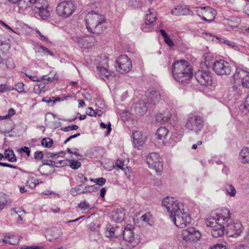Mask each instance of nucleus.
I'll use <instances>...</instances> for the list:
<instances>
[{"label":"nucleus","instance_id":"f257e3e1","mask_svg":"<svg viewBox=\"0 0 249 249\" xmlns=\"http://www.w3.org/2000/svg\"><path fill=\"white\" fill-rule=\"evenodd\" d=\"M162 205L169 213L170 217L175 225L179 228H184L191 220L189 214L184 212L181 203L175 201L173 197H166L162 201Z\"/></svg>","mask_w":249,"mask_h":249},{"label":"nucleus","instance_id":"f03ea898","mask_svg":"<svg viewBox=\"0 0 249 249\" xmlns=\"http://www.w3.org/2000/svg\"><path fill=\"white\" fill-rule=\"evenodd\" d=\"M230 221V211L224 208L220 212H213L211 217L207 219L206 224L211 228V233L214 238L222 237L226 230V223Z\"/></svg>","mask_w":249,"mask_h":249},{"label":"nucleus","instance_id":"7ed1b4c3","mask_svg":"<svg viewBox=\"0 0 249 249\" xmlns=\"http://www.w3.org/2000/svg\"><path fill=\"white\" fill-rule=\"evenodd\" d=\"M171 71L174 78L179 83H187L193 76L191 67L184 60L175 61L171 67Z\"/></svg>","mask_w":249,"mask_h":249},{"label":"nucleus","instance_id":"20e7f679","mask_svg":"<svg viewBox=\"0 0 249 249\" xmlns=\"http://www.w3.org/2000/svg\"><path fill=\"white\" fill-rule=\"evenodd\" d=\"M85 22L87 29L90 33L99 34L106 28L104 17L93 11L86 16Z\"/></svg>","mask_w":249,"mask_h":249},{"label":"nucleus","instance_id":"39448f33","mask_svg":"<svg viewBox=\"0 0 249 249\" xmlns=\"http://www.w3.org/2000/svg\"><path fill=\"white\" fill-rule=\"evenodd\" d=\"M134 228L131 224H128L124 228L123 233L124 239L129 243L132 248L136 247L141 242L140 236L135 234Z\"/></svg>","mask_w":249,"mask_h":249},{"label":"nucleus","instance_id":"423d86ee","mask_svg":"<svg viewBox=\"0 0 249 249\" xmlns=\"http://www.w3.org/2000/svg\"><path fill=\"white\" fill-rule=\"evenodd\" d=\"M204 124L203 119L195 115L189 117L186 121L185 127L189 131L198 134L202 130Z\"/></svg>","mask_w":249,"mask_h":249},{"label":"nucleus","instance_id":"0eeeda50","mask_svg":"<svg viewBox=\"0 0 249 249\" xmlns=\"http://www.w3.org/2000/svg\"><path fill=\"white\" fill-rule=\"evenodd\" d=\"M76 8L72 1H64L57 5L56 11L59 16L66 18L71 15Z\"/></svg>","mask_w":249,"mask_h":249},{"label":"nucleus","instance_id":"6e6552de","mask_svg":"<svg viewBox=\"0 0 249 249\" xmlns=\"http://www.w3.org/2000/svg\"><path fill=\"white\" fill-rule=\"evenodd\" d=\"M115 67L120 73H127L132 69L131 60L126 55H121L116 61Z\"/></svg>","mask_w":249,"mask_h":249},{"label":"nucleus","instance_id":"1a4fd4ad","mask_svg":"<svg viewBox=\"0 0 249 249\" xmlns=\"http://www.w3.org/2000/svg\"><path fill=\"white\" fill-rule=\"evenodd\" d=\"M197 15L203 20L209 23L213 21L216 14V11L209 6L197 8Z\"/></svg>","mask_w":249,"mask_h":249},{"label":"nucleus","instance_id":"9d476101","mask_svg":"<svg viewBox=\"0 0 249 249\" xmlns=\"http://www.w3.org/2000/svg\"><path fill=\"white\" fill-rule=\"evenodd\" d=\"M146 161L149 167L155 170L157 173H160L163 169V164L157 153L149 154L146 157Z\"/></svg>","mask_w":249,"mask_h":249},{"label":"nucleus","instance_id":"9b49d317","mask_svg":"<svg viewBox=\"0 0 249 249\" xmlns=\"http://www.w3.org/2000/svg\"><path fill=\"white\" fill-rule=\"evenodd\" d=\"M213 71L218 75H227L231 72L230 64L224 60L216 61L213 65Z\"/></svg>","mask_w":249,"mask_h":249},{"label":"nucleus","instance_id":"f8f14e48","mask_svg":"<svg viewBox=\"0 0 249 249\" xmlns=\"http://www.w3.org/2000/svg\"><path fill=\"white\" fill-rule=\"evenodd\" d=\"M35 6L33 10L38 13L42 18L45 19L50 16V11L48 9V4L46 0H35Z\"/></svg>","mask_w":249,"mask_h":249},{"label":"nucleus","instance_id":"ddd939ff","mask_svg":"<svg viewBox=\"0 0 249 249\" xmlns=\"http://www.w3.org/2000/svg\"><path fill=\"white\" fill-rule=\"evenodd\" d=\"M226 223V231L231 237H237L240 235L243 227L240 222L232 223L230 216V221Z\"/></svg>","mask_w":249,"mask_h":249},{"label":"nucleus","instance_id":"4468645a","mask_svg":"<svg viewBox=\"0 0 249 249\" xmlns=\"http://www.w3.org/2000/svg\"><path fill=\"white\" fill-rule=\"evenodd\" d=\"M195 78L201 85L205 86H211L213 83V77L209 71H198L195 73Z\"/></svg>","mask_w":249,"mask_h":249},{"label":"nucleus","instance_id":"2eb2a0df","mask_svg":"<svg viewBox=\"0 0 249 249\" xmlns=\"http://www.w3.org/2000/svg\"><path fill=\"white\" fill-rule=\"evenodd\" d=\"M182 237L183 240L186 242H196L199 240L201 234L194 227H191L183 231Z\"/></svg>","mask_w":249,"mask_h":249},{"label":"nucleus","instance_id":"dca6fc26","mask_svg":"<svg viewBox=\"0 0 249 249\" xmlns=\"http://www.w3.org/2000/svg\"><path fill=\"white\" fill-rule=\"evenodd\" d=\"M72 40L81 48H88L93 46L95 39L91 36H78L72 37Z\"/></svg>","mask_w":249,"mask_h":249},{"label":"nucleus","instance_id":"f3484780","mask_svg":"<svg viewBox=\"0 0 249 249\" xmlns=\"http://www.w3.org/2000/svg\"><path fill=\"white\" fill-rule=\"evenodd\" d=\"M106 63L104 66H97V69L99 72V75L105 81L112 79L114 76L113 72L108 69L107 60H105Z\"/></svg>","mask_w":249,"mask_h":249},{"label":"nucleus","instance_id":"a211bd4d","mask_svg":"<svg viewBox=\"0 0 249 249\" xmlns=\"http://www.w3.org/2000/svg\"><path fill=\"white\" fill-rule=\"evenodd\" d=\"M233 78L235 80L242 78V86L249 89V72L241 69L236 70Z\"/></svg>","mask_w":249,"mask_h":249},{"label":"nucleus","instance_id":"6ab92c4d","mask_svg":"<svg viewBox=\"0 0 249 249\" xmlns=\"http://www.w3.org/2000/svg\"><path fill=\"white\" fill-rule=\"evenodd\" d=\"M132 137L134 147L139 150L141 149L145 142L146 136L142 135L141 132L136 131L133 132Z\"/></svg>","mask_w":249,"mask_h":249},{"label":"nucleus","instance_id":"aec40b11","mask_svg":"<svg viewBox=\"0 0 249 249\" xmlns=\"http://www.w3.org/2000/svg\"><path fill=\"white\" fill-rule=\"evenodd\" d=\"M171 13L176 16L194 15L193 12L189 8L181 5H178L173 8Z\"/></svg>","mask_w":249,"mask_h":249},{"label":"nucleus","instance_id":"412c9836","mask_svg":"<svg viewBox=\"0 0 249 249\" xmlns=\"http://www.w3.org/2000/svg\"><path fill=\"white\" fill-rule=\"evenodd\" d=\"M147 103L144 100H141L136 102L134 106V110L136 114L142 116L145 114L147 110Z\"/></svg>","mask_w":249,"mask_h":249},{"label":"nucleus","instance_id":"4be33fe9","mask_svg":"<svg viewBox=\"0 0 249 249\" xmlns=\"http://www.w3.org/2000/svg\"><path fill=\"white\" fill-rule=\"evenodd\" d=\"M105 233L107 237L113 239L118 236L117 227L110 224H107L105 229Z\"/></svg>","mask_w":249,"mask_h":249},{"label":"nucleus","instance_id":"5701e85b","mask_svg":"<svg viewBox=\"0 0 249 249\" xmlns=\"http://www.w3.org/2000/svg\"><path fill=\"white\" fill-rule=\"evenodd\" d=\"M172 116V114L168 110H165L162 112H160L156 115V120L157 122L162 123L168 122Z\"/></svg>","mask_w":249,"mask_h":249},{"label":"nucleus","instance_id":"b1692460","mask_svg":"<svg viewBox=\"0 0 249 249\" xmlns=\"http://www.w3.org/2000/svg\"><path fill=\"white\" fill-rule=\"evenodd\" d=\"M157 19L156 12L154 9H149L145 15V26L151 24Z\"/></svg>","mask_w":249,"mask_h":249},{"label":"nucleus","instance_id":"393cba45","mask_svg":"<svg viewBox=\"0 0 249 249\" xmlns=\"http://www.w3.org/2000/svg\"><path fill=\"white\" fill-rule=\"evenodd\" d=\"M81 185H78L75 186L74 188H71L70 190V194L73 196H76L78 195V194H80L81 193H85L88 192L89 190V189H92V190H90L89 191L91 192V191H93L94 189H97L98 187L96 185H91V186H88L86 187L85 191H81L80 189Z\"/></svg>","mask_w":249,"mask_h":249},{"label":"nucleus","instance_id":"a878e982","mask_svg":"<svg viewBox=\"0 0 249 249\" xmlns=\"http://www.w3.org/2000/svg\"><path fill=\"white\" fill-rule=\"evenodd\" d=\"M148 99L149 104H156L158 103L160 99V94L159 91L152 90L148 93Z\"/></svg>","mask_w":249,"mask_h":249},{"label":"nucleus","instance_id":"bb28decb","mask_svg":"<svg viewBox=\"0 0 249 249\" xmlns=\"http://www.w3.org/2000/svg\"><path fill=\"white\" fill-rule=\"evenodd\" d=\"M124 213L121 209H117L112 211L111 218L115 222H121L124 219Z\"/></svg>","mask_w":249,"mask_h":249},{"label":"nucleus","instance_id":"cd10ccee","mask_svg":"<svg viewBox=\"0 0 249 249\" xmlns=\"http://www.w3.org/2000/svg\"><path fill=\"white\" fill-rule=\"evenodd\" d=\"M116 166L120 169L123 170L126 176L129 179L131 180L133 179V176L131 175L129 172V169L127 166H125L124 160H118L116 161Z\"/></svg>","mask_w":249,"mask_h":249},{"label":"nucleus","instance_id":"c85d7f7f","mask_svg":"<svg viewBox=\"0 0 249 249\" xmlns=\"http://www.w3.org/2000/svg\"><path fill=\"white\" fill-rule=\"evenodd\" d=\"M168 130L165 127H160L158 128L155 134L157 139L164 142L166 138Z\"/></svg>","mask_w":249,"mask_h":249},{"label":"nucleus","instance_id":"c756f323","mask_svg":"<svg viewBox=\"0 0 249 249\" xmlns=\"http://www.w3.org/2000/svg\"><path fill=\"white\" fill-rule=\"evenodd\" d=\"M239 158L241 162L243 163H246L249 162V148L244 147L240 153Z\"/></svg>","mask_w":249,"mask_h":249},{"label":"nucleus","instance_id":"7c9ffc66","mask_svg":"<svg viewBox=\"0 0 249 249\" xmlns=\"http://www.w3.org/2000/svg\"><path fill=\"white\" fill-rule=\"evenodd\" d=\"M2 242L10 245H16L18 243L19 239L18 237L15 235L9 234L5 236L4 239H2Z\"/></svg>","mask_w":249,"mask_h":249},{"label":"nucleus","instance_id":"2f4dec72","mask_svg":"<svg viewBox=\"0 0 249 249\" xmlns=\"http://www.w3.org/2000/svg\"><path fill=\"white\" fill-rule=\"evenodd\" d=\"M34 1L35 0H29V1L27 2L25 0L22 1L21 0L18 2V6L19 8L22 10H25L30 7L33 9V8H34L35 6V2Z\"/></svg>","mask_w":249,"mask_h":249},{"label":"nucleus","instance_id":"473e14b6","mask_svg":"<svg viewBox=\"0 0 249 249\" xmlns=\"http://www.w3.org/2000/svg\"><path fill=\"white\" fill-rule=\"evenodd\" d=\"M37 171L39 172L41 175L48 176L52 174L54 172L55 169L52 167L44 166V165H40Z\"/></svg>","mask_w":249,"mask_h":249},{"label":"nucleus","instance_id":"72a5a7b5","mask_svg":"<svg viewBox=\"0 0 249 249\" xmlns=\"http://www.w3.org/2000/svg\"><path fill=\"white\" fill-rule=\"evenodd\" d=\"M4 157L7 159L10 162H15L17 161V158L13 150L12 149L8 148L5 150Z\"/></svg>","mask_w":249,"mask_h":249},{"label":"nucleus","instance_id":"f704fd0d","mask_svg":"<svg viewBox=\"0 0 249 249\" xmlns=\"http://www.w3.org/2000/svg\"><path fill=\"white\" fill-rule=\"evenodd\" d=\"M48 233L52 237L48 239L52 241L53 239H56L60 236L61 231L59 228H53L48 231Z\"/></svg>","mask_w":249,"mask_h":249},{"label":"nucleus","instance_id":"c9c22d12","mask_svg":"<svg viewBox=\"0 0 249 249\" xmlns=\"http://www.w3.org/2000/svg\"><path fill=\"white\" fill-rule=\"evenodd\" d=\"M9 202L8 196L4 193H0V211L4 209Z\"/></svg>","mask_w":249,"mask_h":249},{"label":"nucleus","instance_id":"e433bc0d","mask_svg":"<svg viewBox=\"0 0 249 249\" xmlns=\"http://www.w3.org/2000/svg\"><path fill=\"white\" fill-rule=\"evenodd\" d=\"M181 137L182 136L181 134H178L177 133H174L171 136L169 140V142L171 145H174L177 142L181 140Z\"/></svg>","mask_w":249,"mask_h":249},{"label":"nucleus","instance_id":"4c0bfd02","mask_svg":"<svg viewBox=\"0 0 249 249\" xmlns=\"http://www.w3.org/2000/svg\"><path fill=\"white\" fill-rule=\"evenodd\" d=\"M38 179H36L35 178L32 177L27 180L26 185L29 188L33 189L34 188L36 185L38 184Z\"/></svg>","mask_w":249,"mask_h":249},{"label":"nucleus","instance_id":"58836bf2","mask_svg":"<svg viewBox=\"0 0 249 249\" xmlns=\"http://www.w3.org/2000/svg\"><path fill=\"white\" fill-rule=\"evenodd\" d=\"M225 188L227 193L231 196H234L236 195V191L234 187L231 184H226L225 186Z\"/></svg>","mask_w":249,"mask_h":249},{"label":"nucleus","instance_id":"ea45409f","mask_svg":"<svg viewBox=\"0 0 249 249\" xmlns=\"http://www.w3.org/2000/svg\"><path fill=\"white\" fill-rule=\"evenodd\" d=\"M89 238L93 241H98L101 238V235L98 231H92L89 233Z\"/></svg>","mask_w":249,"mask_h":249},{"label":"nucleus","instance_id":"a19ab883","mask_svg":"<svg viewBox=\"0 0 249 249\" xmlns=\"http://www.w3.org/2000/svg\"><path fill=\"white\" fill-rule=\"evenodd\" d=\"M53 144V141L52 139L49 138H43L41 141L42 145L45 147H50Z\"/></svg>","mask_w":249,"mask_h":249},{"label":"nucleus","instance_id":"79ce46f5","mask_svg":"<svg viewBox=\"0 0 249 249\" xmlns=\"http://www.w3.org/2000/svg\"><path fill=\"white\" fill-rule=\"evenodd\" d=\"M15 88L14 87L8 86L6 84H1L0 85V92L3 93L6 91L14 90Z\"/></svg>","mask_w":249,"mask_h":249},{"label":"nucleus","instance_id":"37998d69","mask_svg":"<svg viewBox=\"0 0 249 249\" xmlns=\"http://www.w3.org/2000/svg\"><path fill=\"white\" fill-rule=\"evenodd\" d=\"M58 79V76L55 74L53 77L47 76V75H43L40 78V81L43 80H47L49 82H53L54 80H57Z\"/></svg>","mask_w":249,"mask_h":249},{"label":"nucleus","instance_id":"c03bdc74","mask_svg":"<svg viewBox=\"0 0 249 249\" xmlns=\"http://www.w3.org/2000/svg\"><path fill=\"white\" fill-rule=\"evenodd\" d=\"M217 39H219V42L227 44L229 46H231L232 48H237L235 44L232 42L229 41V40H227L224 38H219L217 37Z\"/></svg>","mask_w":249,"mask_h":249},{"label":"nucleus","instance_id":"a18cd8bd","mask_svg":"<svg viewBox=\"0 0 249 249\" xmlns=\"http://www.w3.org/2000/svg\"><path fill=\"white\" fill-rule=\"evenodd\" d=\"M57 162H56L55 161L50 160H43L42 164L41 165H44V166H48L50 167H52L54 168V166L58 167V166L55 165V164H57Z\"/></svg>","mask_w":249,"mask_h":249},{"label":"nucleus","instance_id":"49530a36","mask_svg":"<svg viewBox=\"0 0 249 249\" xmlns=\"http://www.w3.org/2000/svg\"><path fill=\"white\" fill-rule=\"evenodd\" d=\"M81 165V164L80 162L76 160H70V166L72 169H78Z\"/></svg>","mask_w":249,"mask_h":249},{"label":"nucleus","instance_id":"de8ad7c7","mask_svg":"<svg viewBox=\"0 0 249 249\" xmlns=\"http://www.w3.org/2000/svg\"><path fill=\"white\" fill-rule=\"evenodd\" d=\"M100 127L103 129H107V131L105 133L106 136L109 135L111 131V124L109 123L108 124H106L102 122L100 124Z\"/></svg>","mask_w":249,"mask_h":249},{"label":"nucleus","instance_id":"09e8293b","mask_svg":"<svg viewBox=\"0 0 249 249\" xmlns=\"http://www.w3.org/2000/svg\"><path fill=\"white\" fill-rule=\"evenodd\" d=\"M241 86L240 85H236L234 84L232 87V89L236 95H240L242 94V91L241 89Z\"/></svg>","mask_w":249,"mask_h":249},{"label":"nucleus","instance_id":"8fccbe9b","mask_svg":"<svg viewBox=\"0 0 249 249\" xmlns=\"http://www.w3.org/2000/svg\"><path fill=\"white\" fill-rule=\"evenodd\" d=\"M79 127L78 125L74 124L72 125H69L68 126L61 127L60 130L65 132H68L70 130H77Z\"/></svg>","mask_w":249,"mask_h":249},{"label":"nucleus","instance_id":"3c124183","mask_svg":"<svg viewBox=\"0 0 249 249\" xmlns=\"http://www.w3.org/2000/svg\"><path fill=\"white\" fill-rule=\"evenodd\" d=\"M78 207L81 209L84 210H89L90 209L89 204L86 201H84L79 203L78 205Z\"/></svg>","mask_w":249,"mask_h":249},{"label":"nucleus","instance_id":"603ef678","mask_svg":"<svg viewBox=\"0 0 249 249\" xmlns=\"http://www.w3.org/2000/svg\"><path fill=\"white\" fill-rule=\"evenodd\" d=\"M24 84L22 82H19L15 85V90L17 91L18 93H22L24 92Z\"/></svg>","mask_w":249,"mask_h":249},{"label":"nucleus","instance_id":"864d4df0","mask_svg":"<svg viewBox=\"0 0 249 249\" xmlns=\"http://www.w3.org/2000/svg\"><path fill=\"white\" fill-rule=\"evenodd\" d=\"M238 24L237 23H234L232 21L229 20L228 22L227 30L230 31L231 30H233L238 27Z\"/></svg>","mask_w":249,"mask_h":249},{"label":"nucleus","instance_id":"5fc2aeb1","mask_svg":"<svg viewBox=\"0 0 249 249\" xmlns=\"http://www.w3.org/2000/svg\"><path fill=\"white\" fill-rule=\"evenodd\" d=\"M16 113V111L14 108H10L8 110V114L5 116H3V118L5 119L10 118L11 116H13Z\"/></svg>","mask_w":249,"mask_h":249},{"label":"nucleus","instance_id":"6e6d98bb","mask_svg":"<svg viewBox=\"0 0 249 249\" xmlns=\"http://www.w3.org/2000/svg\"><path fill=\"white\" fill-rule=\"evenodd\" d=\"M95 183L99 185L102 186L104 185L106 182V178H100L95 179Z\"/></svg>","mask_w":249,"mask_h":249},{"label":"nucleus","instance_id":"4d7b16f0","mask_svg":"<svg viewBox=\"0 0 249 249\" xmlns=\"http://www.w3.org/2000/svg\"><path fill=\"white\" fill-rule=\"evenodd\" d=\"M150 217H151L150 214L148 213H146L141 217V220L142 221L148 223L150 219Z\"/></svg>","mask_w":249,"mask_h":249},{"label":"nucleus","instance_id":"13d9d810","mask_svg":"<svg viewBox=\"0 0 249 249\" xmlns=\"http://www.w3.org/2000/svg\"><path fill=\"white\" fill-rule=\"evenodd\" d=\"M209 249H226V247L222 244H217L211 247Z\"/></svg>","mask_w":249,"mask_h":249},{"label":"nucleus","instance_id":"bf43d9fd","mask_svg":"<svg viewBox=\"0 0 249 249\" xmlns=\"http://www.w3.org/2000/svg\"><path fill=\"white\" fill-rule=\"evenodd\" d=\"M20 152L25 153L28 157L30 155V150L28 147L24 146L20 149Z\"/></svg>","mask_w":249,"mask_h":249},{"label":"nucleus","instance_id":"052dcab7","mask_svg":"<svg viewBox=\"0 0 249 249\" xmlns=\"http://www.w3.org/2000/svg\"><path fill=\"white\" fill-rule=\"evenodd\" d=\"M43 157L42 151H36L34 154V158L36 160H41Z\"/></svg>","mask_w":249,"mask_h":249},{"label":"nucleus","instance_id":"680f3d73","mask_svg":"<svg viewBox=\"0 0 249 249\" xmlns=\"http://www.w3.org/2000/svg\"><path fill=\"white\" fill-rule=\"evenodd\" d=\"M244 108L249 110V94L246 97L244 102Z\"/></svg>","mask_w":249,"mask_h":249},{"label":"nucleus","instance_id":"e2e57ef3","mask_svg":"<svg viewBox=\"0 0 249 249\" xmlns=\"http://www.w3.org/2000/svg\"><path fill=\"white\" fill-rule=\"evenodd\" d=\"M165 43L170 47H172L174 45L172 40L170 38L169 36H168L164 38Z\"/></svg>","mask_w":249,"mask_h":249},{"label":"nucleus","instance_id":"0e129e2a","mask_svg":"<svg viewBox=\"0 0 249 249\" xmlns=\"http://www.w3.org/2000/svg\"><path fill=\"white\" fill-rule=\"evenodd\" d=\"M26 75L33 81H40V78H38L36 76H32L27 74Z\"/></svg>","mask_w":249,"mask_h":249},{"label":"nucleus","instance_id":"69168bd1","mask_svg":"<svg viewBox=\"0 0 249 249\" xmlns=\"http://www.w3.org/2000/svg\"><path fill=\"white\" fill-rule=\"evenodd\" d=\"M21 249H39V247L37 246H23L21 247Z\"/></svg>","mask_w":249,"mask_h":249},{"label":"nucleus","instance_id":"338daca9","mask_svg":"<svg viewBox=\"0 0 249 249\" xmlns=\"http://www.w3.org/2000/svg\"><path fill=\"white\" fill-rule=\"evenodd\" d=\"M60 99L59 98H54L53 97L52 99H50L49 100H43V101H45L46 102L50 103H54L57 101H59Z\"/></svg>","mask_w":249,"mask_h":249},{"label":"nucleus","instance_id":"774afa93","mask_svg":"<svg viewBox=\"0 0 249 249\" xmlns=\"http://www.w3.org/2000/svg\"><path fill=\"white\" fill-rule=\"evenodd\" d=\"M244 10L245 13L249 16V2L246 5Z\"/></svg>","mask_w":249,"mask_h":249}]
</instances>
